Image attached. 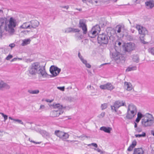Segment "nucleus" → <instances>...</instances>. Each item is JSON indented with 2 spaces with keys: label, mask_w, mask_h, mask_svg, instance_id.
Segmentation results:
<instances>
[{
  "label": "nucleus",
  "mask_w": 154,
  "mask_h": 154,
  "mask_svg": "<svg viewBox=\"0 0 154 154\" xmlns=\"http://www.w3.org/2000/svg\"><path fill=\"white\" fill-rule=\"evenodd\" d=\"M46 63L41 65L39 63H33L29 67L27 71L28 75H35L37 74L43 78L47 77L48 74L45 71Z\"/></svg>",
  "instance_id": "obj_1"
},
{
  "label": "nucleus",
  "mask_w": 154,
  "mask_h": 154,
  "mask_svg": "<svg viewBox=\"0 0 154 154\" xmlns=\"http://www.w3.org/2000/svg\"><path fill=\"white\" fill-rule=\"evenodd\" d=\"M17 25L16 20L12 18L11 17L9 20L8 23L6 24L5 26V29L7 32H8L10 34L12 35L15 32L14 29Z\"/></svg>",
  "instance_id": "obj_2"
},
{
  "label": "nucleus",
  "mask_w": 154,
  "mask_h": 154,
  "mask_svg": "<svg viewBox=\"0 0 154 154\" xmlns=\"http://www.w3.org/2000/svg\"><path fill=\"white\" fill-rule=\"evenodd\" d=\"M137 112L136 106L132 104L129 105L125 118L127 119H131L136 115Z\"/></svg>",
  "instance_id": "obj_3"
},
{
  "label": "nucleus",
  "mask_w": 154,
  "mask_h": 154,
  "mask_svg": "<svg viewBox=\"0 0 154 154\" xmlns=\"http://www.w3.org/2000/svg\"><path fill=\"white\" fill-rule=\"evenodd\" d=\"M154 118L152 114L147 113L144 116L141 121L142 125L145 127L151 126L153 124Z\"/></svg>",
  "instance_id": "obj_4"
},
{
  "label": "nucleus",
  "mask_w": 154,
  "mask_h": 154,
  "mask_svg": "<svg viewBox=\"0 0 154 154\" xmlns=\"http://www.w3.org/2000/svg\"><path fill=\"white\" fill-rule=\"evenodd\" d=\"M55 110L51 111L50 113V116L53 117H57L62 114L63 112L62 106L60 104H55L53 105Z\"/></svg>",
  "instance_id": "obj_5"
},
{
  "label": "nucleus",
  "mask_w": 154,
  "mask_h": 154,
  "mask_svg": "<svg viewBox=\"0 0 154 154\" xmlns=\"http://www.w3.org/2000/svg\"><path fill=\"white\" fill-rule=\"evenodd\" d=\"M136 28L138 31L139 34L142 35L140 37L141 42L144 44H145L146 42L144 40L143 37L145 34L148 33L147 30L145 28L139 25H137Z\"/></svg>",
  "instance_id": "obj_6"
},
{
  "label": "nucleus",
  "mask_w": 154,
  "mask_h": 154,
  "mask_svg": "<svg viewBox=\"0 0 154 154\" xmlns=\"http://www.w3.org/2000/svg\"><path fill=\"white\" fill-rule=\"evenodd\" d=\"M125 106V103L123 101L117 100L116 101L112 106H111V109L112 112H117V109L120 107Z\"/></svg>",
  "instance_id": "obj_7"
},
{
  "label": "nucleus",
  "mask_w": 154,
  "mask_h": 154,
  "mask_svg": "<svg viewBox=\"0 0 154 154\" xmlns=\"http://www.w3.org/2000/svg\"><path fill=\"white\" fill-rule=\"evenodd\" d=\"M97 39L98 43L99 44H106L108 42V37L105 33L99 35Z\"/></svg>",
  "instance_id": "obj_8"
},
{
  "label": "nucleus",
  "mask_w": 154,
  "mask_h": 154,
  "mask_svg": "<svg viewBox=\"0 0 154 154\" xmlns=\"http://www.w3.org/2000/svg\"><path fill=\"white\" fill-rule=\"evenodd\" d=\"M55 134L63 140H65L69 137V135L67 133L59 130L55 131Z\"/></svg>",
  "instance_id": "obj_9"
},
{
  "label": "nucleus",
  "mask_w": 154,
  "mask_h": 154,
  "mask_svg": "<svg viewBox=\"0 0 154 154\" xmlns=\"http://www.w3.org/2000/svg\"><path fill=\"white\" fill-rule=\"evenodd\" d=\"M86 23V21L85 19H82L79 20V27L82 29L84 34H85L87 33V26Z\"/></svg>",
  "instance_id": "obj_10"
},
{
  "label": "nucleus",
  "mask_w": 154,
  "mask_h": 154,
  "mask_svg": "<svg viewBox=\"0 0 154 154\" xmlns=\"http://www.w3.org/2000/svg\"><path fill=\"white\" fill-rule=\"evenodd\" d=\"M136 47L134 43L132 42L128 43L125 45L124 50L125 52L129 53L135 50Z\"/></svg>",
  "instance_id": "obj_11"
},
{
  "label": "nucleus",
  "mask_w": 154,
  "mask_h": 154,
  "mask_svg": "<svg viewBox=\"0 0 154 154\" xmlns=\"http://www.w3.org/2000/svg\"><path fill=\"white\" fill-rule=\"evenodd\" d=\"M61 71V69L57 67L51 66L50 68V71L53 76H56L58 75Z\"/></svg>",
  "instance_id": "obj_12"
},
{
  "label": "nucleus",
  "mask_w": 154,
  "mask_h": 154,
  "mask_svg": "<svg viewBox=\"0 0 154 154\" xmlns=\"http://www.w3.org/2000/svg\"><path fill=\"white\" fill-rule=\"evenodd\" d=\"M125 30V26L123 25H119L115 27V31L116 34H119L123 36V32Z\"/></svg>",
  "instance_id": "obj_13"
},
{
  "label": "nucleus",
  "mask_w": 154,
  "mask_h": 154,
  "mask_svg": "<svg viewBox=\"0 0 154 154\" xmlns=\"http://www.w3.org/2000/svg\"><path fill=\"white\" fill-rule=\"evenodd\" d=\"M100 88L102 89H107L111 91L115 88V87L110 83L100 86Z\"/></svg>",
  "instance_id": "obj_14"
},
{
  "label": "nucleus",
  "mask_w": 154,
  "mask_h": 154,
  "mask_svg": "<svg viewBox=\"0 0 154 154\" xmlns=\"http://www.w3.org/2000/svg\"><path fill=\"white\" fill-rule=\"evenodd\" d=\"M122 55L119 52L115 51L112 54L111 57L115 60H118L122 57Z\"/></svg>",
  "instance_id": "obj_15"
},
{
  "label": "nucleus",
  "mask_w": 154,
  "mask_h": 154,
  "mask_svg": "<svg viewBox=\"0 0 154 154\" xmlns=\"http://www.w3.org/2000/svg\"><path fill=\"white\" fill-rule=\"evenodd\" d=\"M107 33V35L109 37V40L113 41L114 40V38L113 35L116 33L115 30L110 28L108 30Z\"/></svg>",
  "instance_id": "obj_16"
},
{
  "label": "nucleus",
  "mask_w": 154,
  "mask_h": 154,
  "mask_svg": "<svg viewBox=\"0 0 154 154\" xmlns=\"http://www.w3.org/2000/svg\"><path fill=\"white\" fill-rule=\"evenodd\" d=\"M10 88V85L3 81H0V90L3 91L5 89H8Z\"/></svg>",
  "instance_id": "obj_17"
},
{
  "label": "nucleus",
  "mask_w": 154,
  "mask_h": 154,
  "mask_svg": "<svg viewBox=\"0 0 154 154\" xmlns=\"http://www.w3.org/2000/svg\"><path fill=\"white\" fill-rule=\"evenodd\" d=\"M31 29L32 28H35L39 25V22L36 20H32L30 22Z\"/></svg>",
  "instance_id": "obj_18"
},
{
  "label": "nucleus",
  "mask_w": 154,
  "mask_h": 154,
  "mask_svg": "<svg viewBox=\"0 0 154 154\" xmlns=\"http://www.w3.org/2000/svg\"><path fill=\"white\" fill-rule=\"evenodd\" d=\"M124 88L128 91H130L132 89V86L131 83L127 82L124 83Z\"/></svg>",
  "instance_id": "obj_19"
},
{
  "label": "nucleus",
  "mask_w": 154,
  "mask_h": 154,
  "mask_svg": "<svg viewBox=\"0 0 154 154\" xmlns=\"http://www.w3.org/2000/svg\"><path fill=\"white\" fill-rule=\"evenodd\" d=\"M145 5L148 9H151L154 7V1H149L145 2Z\"/></svg>",
  "instance_id": "obj_20"
},
{
  "label": "nucleus",
  "mask_w": 154,
  "mask_h": 154,
  "mask_svg": "<svg viewBox=\"0 0 154 154\" xmlns=\"http://www.w3.org/2000/svg\"><path fill=\"white\" fill-rule=\"evenodd\" d=\"M100 130L103 131L105 132L110 133L111 131L112 130V128L109 127L103 126L100 128Z\"/></svg>",
  "instance_id": "obj_21"
},
{
  "label": "nucleus",
  "mask_w": 154,
  "mask_h": 154,
  "mask_svg": "<svg viewBox=\"0 0 154 154\" xmlns=\"http://www.w3.org/2000/svg\"><path fill=\"white\" fill-rule=\"evenodd\" d=\"M98 34L95 31H94L92 29L88 33V36L91 38L95 37Z\"/></svg>",
  "instance_id": "obj_22"
},
{
  "label": "nucleus",
  "mask_w": 154,
  "mask_h": 154,
  "mask_svg": "<svg viewBox=\"0 0 154 154\" xmlns=\"http://www.w3.org/2000/svg\"><path fill=\"white\" fill-rule=\"evenodd\" d=\"M20 28L23 29H31L30 22L24 23L20 26Z\"/></svg>",
  "instance_id": "obj_23"
},
{
  "label": "nucleus",
  "mask_w": 154,
  "mask_h": 154,
  "mask_svg": "<svg viewBox=\"0 0 154 154\" xmlns=\"http://www.w3.org/2000/svg\"><path fill=\"white\" fill-rule=\"evenodd\" d=\"M144 152L141 148H135L133 154H143Z\"/></svg>",
  "instance_id": "obj_24"
},
{
  "label": "nucleus",
  "mask_w": 154,
  "mask_h": 154,
  "mask_svg": "<svg viewBox=\"0 0 154 154\" xmlns=\"http://www.w3.org/2000/svg\"><path fill=\"white\" fill-rule=\"evenodd\" d=\"M75 37L77 40H81L83 38V36L80 32H78L75 35Z\"/></svg>",
  "instance_id": "obj_25"
},
{
  "label": "nucleus",
  "mask_w": 154,
  "mask_h": 154,
  "mask_svg": "<svg viewBox=\"0 0 154 154\" xmlns=\"http://www.w3.org/2000/svg\"><path fill=\"white\" fill-rule=\"evenodd\" d=\"M143 116L144 117V116H143L141 112H138L137 113V117L135 121L137 123L139 122L140 119Z\"/></svg>",
  "instance_id": "obj_26"
},
{
  "label": "nucleus",
  "mask_w": 154,
  "mask_h": 154,
  "mask_svg": "<svg viewBox=\"0 0 154 154\" xmlns=\"http://www.w3.org/2000/svg\"><path fill=\"white\" fill-rule=\"evenodd\" d=\"M94 31H95L98 34L100 31V26L98 25H96L94 26L92 29Z\"/></svg>",
  "instance_id": "obj_27"
},
{
  "label": "nucleus",
  "mask_w": 154,
  "mask_h": 154,
  "mask_svg": "<svg viewBox=\"0 0 154 154\" xmlns=\"http://www.w3.org/2000/svg\"><path fill=\"white\" fill-rule=\"evenodd\" d=\"M31 40L29 39H25L22 41L23 42L22 43L21 45L22 46L26 45L30 43Z\"/></svg>",
  "instance_id": "obj_28"
},
{
  "label": "nucleus",
  "mask_w": 154,
  "mask_h": 154,
  "mask_svg": "<svg viewBox=\"0 0 154 154\" xmlns=\"http://www.w3.org/2000/svg\"><path fill=\"white\" fill-rule=\"evenodd\" d=\"M133 60L135 62L138 63L139 61V58L137 55L134 54L132 56Z\"/></svg>",
  "instance_id": "obj_29"
},
{
  "label": "nucleus",
  "mask_w": 154,
  "mask_h": 154,
  "mask_svg": "<svg viewBox=\"0 0 154 154\" xmlns=\"http://www.w3.org/2000/svg\"><path fill=\"white\" fill-rule=\"evenodd\" d=\"M81 61L82 62V63L85 65V66L88 68H91V65L87 63V61L83 59L82 60H81Z\"/></svg>",
  "instance_id": "obj_30"
},
{
  "label": "nucleus",
  "mask_w": 154,
  "mask_h": 154,
  "mask_svg": "<svg viewBox=\"0 0 154 154\" xmlns=\"http://www.w3.org/2000/svg\"><path fill=\"white\" fill-rule=\"evenodd\" d=\"M28 92L32 94H37L39 92V91L38 90H29Z\"/></svg>",
  "instance_id": "obj_31"
},
{
  "label": "nucleus",
  "mask_w": 154,
  "mask_h": 154,
  "mask_svg": "<svg viewBox=\"0 0 154 154\" xmlns=\"http://www.w3.org/2000/svg\"><path fill=\"white\" fill-rule=\"evenodd\" d=\"M137 67L135 66H134L131 67H128L126 69V71H131L132 70H136Z\"/></svg>",
  "instance_id": "obj_32"
},
{
  "label": "nucleus",
  "mask_w": 154,
  "mask_h": 154,
  "mask_svg": "<svg viewBox=\"0 0 154 154\" xmlns=\"http://www.w3.org/2000/svg\"><path fill=\"white\" fill-rule=\"evenodd\" d=\"M41 133L43 136L49 137L50 134L47 131H41Z\"/></svg>",
  "instance_id": "obj_33"
},
{
  "label": "nucleus",
  "mask_w": 154,
  "mask_h": 154,
  "mask_svg": "<svg viewBox=\"0 0 154 154\" xmlns=\"http://www.w3.org/2000/svg\"><path fill=\"white\" fill-rule=\"evenodd\" d=\"M7 20V19L5 17H1L0 18V23L1 25H0V26L2 25L3 24L5 23Z\"/></svg>",
  "instance_id": "obj_34"
},
{
  "label": "nucleus",
  "mask_w": 154,
  "mask_h": 154,
  "mask_svg": "<svg viewBox=\"0 0 154 154\" xmlns=\"http://www.w3.org/2000/svg\"><path fill=\"white\" fill-rule=\"evenodd\" d=\"M146 134L145 133L143 132L141 134H135V136L136 137H145L146 136Z\"/></svg>",
  "instance_id": "obj_35"
},
{
  "label": "nucleus",
  "mask_w": 154,
  "mask_h": 154,
  "mask_svg": "<svg viewBox=\"0 0 154 154\" xmlns=\"http://www.w3.org/2000/svg\"><path fill=\"white\" fill-rule=\"evenodd\" d=\"M107 107V104L106 103H104L102 104L101 106V109L102 110L106 109Z\"/></svg>",
  "instance_id": "obj_36"
},
{
  "label": "nucleus",
  "mask_w": 154,
  "mask_h": 154,
  "mask_svg": "<svg viewBox=\"0 0 154 154\" xmlns=\"http://www.w3.org/2000/svg\"><path fill=\"white\" fill-rule=\"evenodd\" d=\"M72 28L71 27L68 28L66 29L64 31L65 33H69L72 32Z\"/></svg>",
  "instance_id": "obj_37"
},
{
  "label": "nucleus",
  "mask_w": 154,
  "mask_h": 154,
  "mask_svg": "<svg viewBox=\"0 0 154 154\" xmlns=\"http://www.w3.org/2000/svg\"><path fill=\"white\" fill-rule=\"evenodd\" d=\"M105 114V112H101L100 114L99 115L97 116V117L100 119L102 118L104 116Z\"/></svg>",
  "instance_id": "obj_38"
},
{
  "label": "nucleus",
  "mask_w": 154,
  "mask_h": 154,
  "mask_svg": "<svg viewBox=\"0 0 154 154\" xmlns=\"http://www.w3.org/2000/svg\"><path fill=\"white\" fill-rule=\"evenodd\" d=\"M149 52L154 55V48H150L148 49Z\"/></svg>",
  "instance_id": "obj_39"
},
{
  "label": "nucleus",
  "mask_w": 154,
  "mask_h": 154,
  "mask_svg": "<svg viewBox=\"0 0 154 154\" xmlns=\"http://www.w3.org/2000/svg\"><path fill=\"white\" fill-rule=\"evenodd\" d=\"M0 114H1L4 117V122H5L6 120L8 119V116L7 115H5L2 112H0Z\"/></svg>",
  "instance_id": "obj_40"
},
{
  "label": "nucleus",
  "mask_w": 154,
  "mask_h": 154,
  "mask_svg": "<svg viewBox=\"0 0 154 154\" xmlns=\"http://www.w3.org/2000/svg\"><path fill=\"white\" fill-rule=\"evenodd\" d=\"M93 146L95 147V148H97V145L96 143H92L91 144H88V146Z\"/></svg>",
  "instance_id": "obj_41"
},
{
  "label": "nucleus",
  "mask_w": 154,
  "mask_h": 154,
  "mask_svg": "<svg viewBox=\"0 0 154 154\" xmlns=\"http://www.w3.org/2000/svg\"><path fill=\"white\" fill-rule=\"evenodd\" d=\"M137 144V142L136 140H134L132 141L131 145V146L133 147H135Z\"/></svg>",
  "instance_id": "obj_42"
},
{
  "label": "nucleus",
  "mask_w": 154,
  "mask_h": 154,
  "mask_svg": "<svg viewBox=\"0 0 154 154\" xmlns=\"http://www.w3.org/2000/svg\"><path fill=\"white\" fill-rule=\"evenodd\" d=\"M72 32H79L80 30L78 29L72 28Z\"/></svg>",
  "instance_id": "obj_43"
},
{
  "label": "nucleus",
  "mask_w": 154,
  "mask_h": 154,
  "mask_svg": "<svg viewBox=\"0 0 154 154\" xmlns=\"http://www.w3.org/2000/svg\"><path fill=\"white\" fill-rule=\"evenodd\" d=\"M14 121H15V122H18V123L20 124H22L23 125H24V123L23 122H22V121L20 120H19L18 119H15V120H14Z\"/></svg>",
  "instance_id": "obj_44"
},
{
  "label": "nucleus",
  "mask_w": 154,
  "mask_h": 154,
  "mask_svg": "<svg viewBox=\"0 0 154 154\" xmlns=\"http://www.w3.org/2000/svg\"><path fill=\"white\" fill-rule=\"evenodd\" d=\"M135 130L137 132L140 133L142 131V129L140 127H138L135 129Z\"/></svg>",
  "instance_id": "obj_45"
},
{
  "label": "nucleus",
  "mask_w": 154,
  "mask_h": 154,
  "mask_svg": "<svg viewBox=\"0 0 154 154\" xmlns=\"http://www.w3.org/2000/svg\"><path fill=\"white\" fill-rule=\"evenodd\" d=\"M13 57V56L12 55L9 54L6 57V59L7 60H9L10 59L12 58Z\"/></svg>",
  "instance_id": "obj_46"
},
{
  "label": "nucleus",
  "mask_w": 154,
  "mask_h": 154,
  "mask_svg": "<svg viewBox=\"0 0 154 154\" xmlns=\"http://www.w3.org/2000/svg\"><path fill=\"white\" fill-rule=\"evenodd\" d=\"M57 88L62 91H64V90L65 87L64 86L62 87H57Z\"/></svg>",
  "instance_id": "obj_47"
},
{
  "label": "nucleus",
  "mask_w": 154,
  "mask_h": 154,
  "mask_svg": "<svg viewBox=\"0 0 154 154\" xmlns=\"http://www.w3.org/2000/svg\"><path fill=\"white\" fill-rule=\"evenodd\" d=\"M134 147L133 146H131V145H130L129 147L128 148L127 150L129 151H131L132 150Z\"/></svg>",
  "instance_id": "obj_48"
},
{
  "label": "nucleus",
  "mask_w": 154,
  "mask_h": 154,
  "mask_svg": "<svg viewBox=\"0 0 154 154\" xmlns=\"http://www.w3.org/2000/svg\"><path fill=\"white\" fill-rule=\"evenodd\" d=\"M15 46V45L14 43H11L9 45V46L11 48V49Z\"/></svg>",
  "instance_id": "obj_49"
},
{
  "label": "nucleus",
  "mask_w": 154,
  "mask_h": 154,
  "mask_svg": "<svg viewBox=\"0 0 154 154\" xmlns=\"http://www.w3.org/2000/svg\"><path fill=\"white\" fill-rule=\"evenodd\" d=\"M29 141H30V142H32V143H35V144H40L41 143V142H35V141H33L32 140H31L30 138H29Z\"/></svg>",
  "instance_id": "obj_50"
},
{
  "label": "nucleus",
  "mask_w": 154,
  "mask_h": 154,
  "mask_svg": "<svg viewBox=\"0 0 154 154\" xmlns=\"http://www.w3.org/2000/svg\"><path fill=\"white\" fill-rule=\"evenodd\" d=\"M91 1L93 4H97L99 1V0H91Z\"/></svg>",
  "instance_id": "obj_51"
},
{
  "label": "nucleus",
  "mask_w": 154,
  "mask_h": 154,
  "mask_svg": "<svg viewBox=\"0 0 154 154\" xmlns=\"http://www.w3.org/2000/svg\"><path fill=\"white\" fill-rule=\"evenodd\" d=\"M45 106L43 105H41L39 108L40 110H42L45 109Z\"/></svg>",
  "instance_id": "obj_52"
},
{
  "label": "nucleus",
  "mask_w": 154,
  "mask_h": 154,
  "mask_svg": "<svg viewBox=\"0 0 154 154\" xmlns=\"http://www.w3.org/2000/svg\"><path fill=\"white\" fill-rule=\"evenodd\" d=\"M78 56L79 57L80 59L81 60H82V59H84L83 58V57H82V56L81 55V54L80 53H79Z\"/></svg>",
  "instance_id": "obj_53"
},
{
  "label": "nucleus",
  "mask_w": 154,
  "mask_h": 154,
  "mask_svg": "<svg viewBox=\"0 0 154 154\" xmlns=\"http://www.w3.org/2000/svg\"><path fill=\"white\" fill-rule=\"evenodd\" d=\"M121 43L120 42H119V41H117L115 42V44L117 45L118 44L119 46L121 45Z\"/></svg>",
  "instance_id": "obj_54"
},
{
  "label": "nucleus",
  "mask_w": 154,
  "mask_h": 154,
  "mask_svg": "<svg viewBox=\"0 0 154 154\" xmlns=\"http://www.w3.org/2000/svg\"><path fill=\"white\" fill-rule=\"evenodd\" d=\"M3 134V131H0V138H1Z\"/></svg>",
  "instance_id": "obj_55"
},
{
  "label": "nucleus",
  "mask_w": 154,
  "mask_h": 154,
  "mask_svg": "<svg viewBox=\"0 0 154 154\" xmlns=\"http://www.w3.org/2000/svg\"><path fill=\"white\" fill-rule=\"evenodd\" d=\"M100 152V154H103L105 153V152L104 151H102L100 149V152Z\"/></svg>",
  "instance_id": "obj_56"
},
{
  "label": "nucleus",
  "mask_w": 154,
  "mask_h": 154,
  "mask_svg": "<svg viewBox=\"0 0 154 154\" xmlns=\"http://www.w3.org/2000/svg\"><path fill=\"white\" fill-rule=\"evenodd\" d=\"M94 148V150L97 151V152H100V149L99 148Z\"/></svg>",
  "instance_id": "obj_57"
},
{
  "label": "nucleus",
  "mask_w": 154,
  "mask_h": 154,
  "mask_svg": "<svg viewBox=\"0 0 154 154\" xmlns=\"http://www.w3.org/2000/svg\"><path fill=\"white\" fill-rule=\"evenodd\" d=\"M109 64V63H106L102 64L99 66V68H100L101 66H103L104 65H106L107 64Z\"/></svg>",
  "instance_id": "obj_58"
},
{
  "label": "nucleus",
  "mask_w": 154,
  "mask_h": 154,
  "mask_svg": "<svg viewBox=\"0 0 154 154\" xmlns=\"http://www.w3.org/2000/svg\"><path fill=\"white\" fill-rule=\"evenodd\" d=\"M62 8H65L66 9H68V8H69V6H63L62 7Z\"/></svg>",
  "instance_id": "obj_59"
},
{
  "label": "nucleus",
  "mask_w": 154,
  "mask_h": 154,
  "mask_svg": "<svg viewBox=\"0 0 154 154\" xmlns=\"http://www.w3.org/2000/svg\"><path fill=\"white\" fill-rule=\"evenodd\" d=\"M88 89H91V88H93V87L91 86V85H89V86H88Z\"/></svg>",
  "instance_id": "obj_60"
},
{
  "label": "nucleus",
  "mask_w": 154,
  "mask_h": 154,
  "mask_svg": "<svg viewBox=\"0 0 154 154\" xmlns=\"http://www.w3.org/2000/svg\"><path fill=\"white\" fill-rule=\"evenodd\" d=\"M3 14V11L2 10L0 9V15H2Z\"/></svg>",
  "instance_id": "obj_61"
},
{
  "label": "nucleus",
  "mask_w": 154,
  "mask_h": 154,
  "mask_svg": "<svg viewBox=\"0 0 154 154\" xmlns=\"http://www.w3.org/2000/svg\"><path fill=\"white\" fill-rule=\"evenodd\" d=\"M17 60V58H13V59H12V60H11V62H13V61H15Z\"/></svg>",
  "instance_id": "obj_62"
},
{
  "label": "nucleus",
  "mask_w": 154,
  "mask_h": 154,
  "mask_svg": "<svg viewBox=\"0 0 154 154\" xmlns=\"http://www.w3.org/2000/svg\"><path fill=\"white\" fill-rule=\"evenodd\" d=\"M9 119H10L11 120H12L14 121V120H15V119H13L11 117H10V116L9 117Z\"/></svg>",
  "instance_id": "obj_63"
},
{
  "label": "nucleus",
  "mask_w": 154,
  "mask_h": 154,
  "mask_svg": "<svg viewBox=\"0 0 154 154\" xmlns=\"http://www.w3.org/2000/svg\"><path fill=\"white\" fill-rule=\"evenodd\" d=\"M46 101L47 102H49L50 103L51 102H52V101L51 100H46Z\"/></svg>",
  "instance_id": "obj_64"
}]
</instances>
